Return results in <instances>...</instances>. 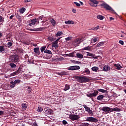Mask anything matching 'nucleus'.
Masks as SVG:
<instances>
[{
	"label": "nucleus",
	"instance_id": "1",
	"mask_svg": "<svg viewBox=\"0 0 126 126\" xmlns=\"http://www.w3.org/2000/svg\"><path fill=\"white\" fill-rule=\"evenodd\" d=\"M75 78L77 80L78 82L80 83H86V82H89V79H88L86 76H75Z\"/></svg>",
	"mask_w": 126,
	"mask_h": 126
},
{
	"label": "nucleus",
	"instance_id": "2",
	"mask_svg": "<svg viewBox=\"0 0 126 126\" xmlns=\"http://www.w3.org/2000/svg\"><path fill=\"white\" fill-rule=\"evenodd\" d=\"M100 5L104 8L106 10H109L110 12H112V13H114V14H117V13L115 12L114 9H113L111 6L109 5V4L106 3H102Z\"/></svg>",
	"mask_w": 126,
	"mask_h": 126
},
{
	"label": "nucleus",
	"instance_id": "3",
	"mask_svg": "<svg viewBox=\"0 0 126 126\" xmlns=\"http://www.w3.org/2000/svg\"><path fill=\"white\" fill-rule=\"evenodd\" d=\"M9 61L11 63H19V56L15 55H12L9 57Z\"/></svg>",
	"mask_w": 126,
	"mask_h": 126
},
{
	"label": "nucleus",
	"instance_id": "4",
	"mask_svg": "<svg viewBox=\"0 0 126 126\" xmlns=\"http://www.w3.org/2000/svg\"><path fill=\"white\" fill-rule=\"evenodd\" d=\"M69 119L71 121H78L79 119H80V115L75 114H70L69 115Z\"/></svg>",
	"mask_w": 126,
	"mask_h": 126
},
{
	"label": "nucleus",
	"instance_id": "5",
	"mask_svg": "<svg viewBox=\"0 0 126 126\" xmlns=\"http://www.w3.org/2000/svg\"><path fill=\"white\" fill-rule=\"evenodd\" d=\"M99 93V92L98 91H94V93H89L88 94H87V97H89L90 98H92V100H93V98L92 97H96L97 95H98V94Z\"/></svg>",
	"mask_w": 126,
	"mask_h": 126
},
{
	"label": "nucleus",
	"instance_id": "6",
	"mask_svg": "<svg viewBox=\"0 0 126 126\" xmlns=\"http://www.w3.org/2000/svg\"><path fill=\"white\" fill-rule=\"evenodd\" d=\"M83 41V39L82 37L78 38L74 40L73 43L75 46H79V44H80L81 42H82Z\"/></svg>",
	"mask_w": 126,
	"mask_h": 126
},
{
	"label": "nucleus",
	"instance_id": "7",
	"mask_svg": "<svg viewBox=\"0 0 126 126\" xmlns=\"http://www.w3.org/2000/svg\"><path fill=\"white\" fill-rule=\"evenodd\" d=\"M86 122H90V123H97L98 122V120L97 119L90 117H87L86 120Z\"/></svg>",
	"mask_w": 126,
	"mask_h": 126
},
{
	"label": "nucleus",
	"instance_id": "8",
	"mask_svg": "<svg viewBox=\"0 0 126 126\" xmlns=\"http://www.w3.org/2000/svg\"><path fill=\"white\" fill-rule=\"evenodd\" d=\"M68 70H76L77 69H80V67L78 65L71 66L68 67Z\"/></svg>",
	"mask_w": 126,
	"mask_h": 126
},
{
	"label": "nucleus",
	"instance_id": "9",
	"mask_svg": "<svg viewBox=\"0 0 126 126\" xmlns=\"http://www.w3.org/2000/svg\"><path fill=\"white\" fill-rule=\"evenodd\" d=\"M103 112H111L112 111V108H110V107L104 106L102 109Z\"/></svg>",
	"mask_w": 126,
	"mask_h": 126
},
{
	"label": "nucleus",
	"instance_id": "10",
	"mask_svg": "<svg viewBox=\"0 0 126 126\" xmlns=\"http://www.w3.org/2000/svg\"><path fill=\"white\" fill-rule=\"evenodd\" d=\"M31 22L32 25H35V24H39V21H38V19H36V18L32 19L31 21Z\"/></svg>",
	"mask_w": 126,
	"mask_h": 126
},
{
	"label": "nucleus",
	"instance_id": "11",
	"mask_svg": "<svg viewBox=\"0 0 126 126\" xmlns=\"http://www.w3.org/2000/svg\"><path fill=\"white\" fill-rule=\"evenodd\" d=\"M87 53V56L89 57H92L93 59H97L96 57H95V54H94L93 53H91L90 52H86Z\"/></svg>",
	"mask_w": 126,
	"mask_h": 126
},
{
	"label": "nucleus",
	"instance_id": "12",
	"mask_svg": "<svg viewBox=\"0 0 126 126\" xmlns=\"http://www.w3.org/2000/svg\"><path fill=\"white\" fill-rule=\"evenodd\" d=\"M52 47L53 48H59V44L56 41H54L52 43Z\"/></svg>",
	"mask_w": 126,
	"mask_h": 126
},
{
	"label": "nucleus",
	"instance_id": "13",
	"mask_svg": "<svg viewBox=\"0 0 126 126\" xmlns=\"http://www.w3.org/2000/svg\"><path fill=\"white\" fill-rule=\"evenodd\" d=\"M48 40L50 42H53L56 40V38H54V36L53 35H49L48 37Z\"/></svg>",
	"mask_w": 126,
	"mask_h": 126
},
{
	"label": "nucleus",
	"instance_id": "14",
	"mask_svg": "<svg viewBox=\"0 0 126 126\" xmlns=\"http://www.w3.org/2000/svg\"><path fill=\"white\" fill-rule=\"evenodd\" d=\"M105 96L102 95V94H100L98 96H97L96 99L98 100V101H102L103 100V99H104V97Z\"/></svg>",
	"mask_w": 126,
	"mask_h": 126
},
{
	"label": "nucleus",
	"instance_id": "15",
	"mask_svg": "<svg viewBox=\"0 0 126 126\" xmlns=\"http://www.w3.org/2000/svg\"><path fill=\"white\" fill-rule=\"evenodd\" d=\"M34 52L38 55H40V48L39 47H36L33 49Z\"/></svg>",
	"mask_w": 126,
	"mask_h": 126
},
{
	"label": "nucleus",
	"instance_id": "16",
	"mask_svg": "<svg viewBox=\"0 0 126 126\" xmlns=\"http://www.w3.org/2000/svg\"><path fill=\"white\" fill-rule=\"evenodd\" d=\"M114 66L116 67V69H118V70H120L121 68H123V66H121V65L119 63L118 64H114Z\"/></svg>",
	"mask_w": 126,
	"mask_h": 126
},
{
	"label": "nucleus",
	"instance_id": "17",
	"mask_svg": "<svg viewBox=\"0 0 126 126\" xmlns=\"http://www.w3.org/2000/svg\"><path fill=\"white\" fill-rule=\"evenodd\" d=\"M120 111H121V109L118 107L111 108V112H120Z\"/></svg>",
	"mask_w": 126,
	"mask_h": 126
},
{
	"label": "nucleus",
	"instance_id": "18",
	"mask_svg": "<svg viewBox=\"0 0 126 126\" xmlns=\"http://www.w3.org/2000/svg\"><path fill=\"white\" fill-rule=\"evenodd\" d=\"M76 56L78 59H83V55L81 53H76Z\"/></svg>",
	"mask_w": 126,
	"mask_h": 126
},
{
	"label": "nucleus",
	"instance_id": "19",
	"mask_svg": "<svg viewBox=\"0 0 126 126\" xmlns=\"http://www.w3.org/2000/svg\"><path fill=\"white\" fill-rule=\"evenodd\" d=\"M15 16H16V18H17V19H18V20H19L20 21H22V18L21 16H20L19 14H18V13H16L15 14Z\"/></svg>",
	"mask_w": 126,
	"mask_h": 126
},
{
	"label": "nucleus",
	"instance_id": "20",
	"mask_svg": "<svg viewBox=\"0 0 126 126\" xmlns=\"http://www.w3.org/2000/svg\"><path fill=\"white\" fill-rule=\"evenodd\" d=\"M110 70V66L105 65L103 67V71H108Z\"/></svg>",
	"mask_w": 126,
	"mask_h": 126
},
{
	"label": "nucleus",
	"instance_id": "21",
	"mask_svg": "<svg viewBox=\"0 0 126 126\" xmlns=\"http://www.w3.org/2000/svg\"><path fill=\"white\" fill-rule=\"evenodd\" d=\"M82 51H91V46H87L82 49Z\"/></svg>",
	"mask_w": 126,
	"mask_h": 126
},
{
	"label": "nucleus",
	"instance_id": "22",
	"mask_svg": "<svg viewBox=\"0 0 126 126\" xmlns=\"http://www.w3.org/2000/svg\"><path fill=\"white\" fill-rule=\"evenodd\" d=\"M50 22L53 26H56V20L53 18L50 19Z\"/></svg>",
	"mask_w": 126,
	"mask_h": 126
},
{
	"label": "nucleus",
	"instance_id": "23",
	"mask_svg": "<svg viewBox=\"0 0 126 126\" xmlns=\"http://www.w3.org/2000/svg\"><path fill=\"white\" fill-rule=\"evenodd\" d=\"M4 22V18L0 16V26L2 25V23Z\"/></svg>",
	"mask_w": 126,
	"mask_h": 126
},
{
	"label": "nucleus",
	"instance_id": "24",
	"mask_svg": "<svg viewBox=\"0 0 126 126\" xmlns=\"http://www.w3.org/2000/svg\"><path fill=\"white\" fill-rule=\"evenodd\" d=\"M27 104L23 103L22 104V108L23 110H26L27 109Z\"/></svg>",
	"mask_w": 126,
	"mask_h": 126
},
{
	"label": "nucleus",
	"instance_id": "25",
	"mask_svg": "<svg viewBox=\"0 0 126 126\" xmlns=\"http://www.w3.org/2000/svg\"><path fill=\"white\" fill-rule=\"evenodd\" d=\"M97 91H99V92H101V93H108V91L102 89H97Z\"/></svg>",
	"mask_w": 126,
	"mask_h": 126
},
{
	"label": "nucleus",
	"instance_id": "26",
	"mask_svg": "<svg viewBox=\"0 0 126 126\" xmlns=\"http://www.w3.org/2000/svg\"><path fill=\"white\" fill-rule=\"evenodd\" d=\"M92 70H93V71H95V72H97V71L99 70V68L96 66H94L92 68Z\"/></svg>",
	"mask_w": 126,
	"mask_h": 126
},
{
	"label": "nucleus",
	"instance_id": "27",
	"mask_svg": "<svg viewBox=\"0 0 126 126\" xmlns=\"http://www.w3.org/2000/svg\"><path fill=\"white\" fill-rule=\"evenodd\" d=\"M68 73L65 71L59 73V75H68Z\"/></svg>",
	"mask_w": 126,
	"mask_h": 126
},
{
	"label": "nucleus",
	"instance_id": "28",
	"mask_svg": "<svg viewBox=\"0 0 126 126\" xmlns=\"http://www.w3.org/2000/svg\"><path fill=\"white\" fill-rule=\"evenodd\" d=\"M17 71V73H18V74H19L20 73H22V72H23V71H22V67H19L18 69L16 70Z\"/></svg>",
	"mask_w": 126,
	"mask_h": 126
},
{
	"label": "nucleus",
	"instance_id": "29",
	"mask_svg": "<svg viewBox=\"0 0 126 126\" xmlns=\"http://www.w3.org/2000/svg\"><path fill=\"white\" fill-rule=\"evenodd\" d=\"M65 24H74V22L73 21H65Z\"/></svg>",
	"mask_w": 126,
	"mask_h": 126
},
{
	"label": "nucleus",
	"instance_id": "30",
	"mask_svg": "<svg viewBox=\"0 0 126 126\" xmlns=\"http://www.w3.org/2000/svg\"><path fill=\"white\" fill-rule=\"evenodd\" d=\"M10 87L11 88H14V87H15V84L14 82H13V81L10 82Z\"/></svg>",
	"mask_w": 126,
	"mask_h": 126
},
{
	"label": "nucleus",
	"instance_id": "31",
	"mask_svg": "<svg viewBox=\"0 0 126 126\" xmlns=\"http://www.w3.org/2000/svg\"><path fill=\"white\" fill-rule=\"evenodd\" d=\"M9 66L11 68H16V64H14V63H11L9 64Z\"/></svg>",
	"mask_w": 126,
	"mask_h": 126
},
{
	"label": "nucleus",
	"instance_id": "32",
	"mask_svg": "<svg viewBox=\"0 0 126 126\" xmlns=\"http://www.w3.org/2000/svg\"><path fill=\"white\" fill-rule=\"evenodd\" d=\"M104 44H105V42H100L97 44L96 47L97 48V47H102V46H103V45H104Z\"/></svg>",
	"mask_w": 126,
	"mask_h": 126
},
{
	"label": "nucleus",
	"instance_id": "33",
	"mask_svg": "<svg viewBox=\"0 0 126 126\" xmlns=\"http://www.w3.org/2000/svg\"><path fill=\"white\" fill-rule=\"evenodd\" d=\"M61 35H63V32H58L56 33V34L55 35L56 37H59L60 36H61Z\"/></svg>",
	"mask_w": 126,
	"mask_h": 126
},
{
	"label": "nucleus",
	"instance_id": "34",
	"mask_svg": "<svg viewBox=\"0 0 126 126\" xmlns=\"http://www.w3.org/2000/svg\"><path fill=\"white\" fill-rule=\"evenodd\" d=\"M46 48H47V46H43L40 48V51L41 53H43V52L44 51L45 52V51L46 50Z\"/></svg>",
	"mask_w": 126,
	"mask_h": 126
},
{
	"label": "nucleus",
	"instance_id": "35",
	"mask_svg": "<svg viewBox=\"0 0 126 126\" xmlns=\"http://www.w3.org/2000/svg\"><path fill=\"white\" fill-rule=\"evenodd\" d=\"M97 19H99L100 20H103V19H104V17L102 16V15H97Z\"/></svg>",
	"mask_w": 126,
	"mask_h": 126
},
{
	"label": "nucleus",
	"instance_id": "36",
	"mask_svg": "<svg viewBox=\"0 0 126 126\" xmlns=\"http://www.w3.org/2000/svg\"><path fill=\"white\" fill-rule=\"evenodd\" d=\"M45 113H47L48 115H51V114H53V110L52 109H49L46 110Z\"/></svg>",
	"mask_w": 126,
	"mask_h": 126
},
{
	"label": "nucleus",
	"instance_id": "37",
	"mask_svg": "<svg viewBox=\"0 0 126 126\" xmlns=\"http://www.w3.org/2000/svg\"><path fill=\"white\" fill-rule=\"evenodd\" d=\"M14 83H15V84H20V83H21V80L19 79L15 80L14 81Z\"/></svg>",
	"mask_w": 126,
	"mask_h": 126
},
{
	"label": "nucleus",
	"instance_id": "38",
	"mask_svg": "<svg viewBox=\"0 0 126 126\" xmlns=\"http://www.w3.org/2000/svg\"><path fill=\"white\" fill-rule=\"evenodd\" d=\"M84 108H85V111H86V112H89V110H90V108L89 107H88L87 106V105H83Z\"/></svg>",
	"mask_w": 126,
	"mask_h": 126
},
{
	"label": "nucleus",
	"instance_id": "39",
	"mask_svg": "<svg viewBox=\"0 0 126 126\" xmlns=\"http://www.w3.org/2000/svg\"><path fill=\"white\" fill-rule=\"evenodd\" d=\"M69 88H70L69 86L67 84H66L65 85V88L64 89V91H67V90H69Z\"/></svg>",
	"mask_w": 126,
	"mask_h": 126
},
{
	"label": "nucleus",
	"instance_id": "40",
	"mask_svg": "<svg viewBox=\"0 0 126 126\" xmlns=\"http://www.w3.org/2000/svg\"><path fill=\"white\" fill-rule=\"evenodd\" d=\"M26 10V9H25V8L23 7L20 9L19 11L20 13H24Z\"/></svg>",
	"mask_w": 126,
	"mask_h": 126
},
{
	"label": "nucleus",
	"instance_id": "41",
	"mask_svg": "<svg viewBox=\"0 0 126 126\" xmlns=\"http://www.w3.org/2000/svg\"><path fill=\"white\" fill-rule=\"evenodd\" d=\"M5 51V48H4V46H0V52H4Z\"/></svg>",
	"mask_w": 126,
	"mask_h": 126
},
{
	"label": "nucleus",
	"instance_id": "42",
	"mask_svg": "<svg viewBox=\"0 0 126 126\" xmlns=\"http://www.w3.org/2000/svg\"><path fill=\"white\" fill-rule=\"evenodd\" d=\"M44 53H45L46 54H48L49 55H52V51L47 49L44 51Z\"/></svg>",
	"mask_w": 126,
	"mask_h": 126
},
{
	"label": "nucleus",
	"instance_id": "43",
	"mask_svg": "<svg viewBox=\"0 0 126 126\" xmlns=\"http://www.w3.org/2000/svg\"><path fill=\"white\" fill-rule=\"evenodd\" d=\"M90 126V124H89L88 123H82L81 125V126Z\"/></svg>",
	"mask_w": 126,
	"mask_h": 126
},
{
	"label": "nucleus",
	"instance_id": "44",
	"mask_svg": "<svg viewBox=\"0 0 126 126\" xmlns=\"http://www.w3.org/2000/svg\"><path fill=\"white\" fill-rule=\"evenodd\" d=\"M44 29H45V28H37V29H36L35 31H43V30H44Z\"/></svg>",
	"mask_w": 126,
	"mask_h": 126
},
{
	"label": "nucleus",
	"instance_id": "45",
	"mask_svg": "<svg viewBox=\"0 0 126 126\" xmlns=\"http://www.w3.org/2000/svg\"><path fill=\"white\" fill-rule=\"evenodd\" d=\"M92 3H94V4H98L99 3V1H97L96 0H93Z\"/></svg>",
	"mask_w": 126,
	"mask_h": 126
},
{
	"label": "nucleus",
	"instance_id": "46",
	"mask_svg": "<svg viewBox=\"0 0 126 126\" xmlns=\"http://www.w3.org/2000/svg\"><path fill=\"white\" fill-rule=\"evenodd\" d=\"M88 113L91 116H93L94 115L93 111L91 109L89 110Z\"/></svg>",
	"mask_w": 126,
	"mask_h": 126
},
{
	"label": "nucleus",
	"instance_id": "47",
	"mask_svg": "<svg viewBox=\"0 0 126 126\" xmlns=\"http://www.w3.org/2000/svg\"><path fill=\"white\" fill-rule=\"evenodd\" d=\"M84 73H86V74H90V70H89V69H86L84 71Z\"/></svg>",
	"mask_w": 126,
	"mask_h": 126
},
{
	"label": "nucleus",
	"instance_id": "48",
	"mask_svg": "<svg viewBox=\"0 0 126 126\" xmlns=\"http://www.w3.org/2000/svg\"><path fill=\"white\" fill-rule=\"evenodd\" d=\"M43 18H44V15L40 16L38 18H36V19H38V21L39 22V20H43Z\"/></svg>",
	"mask_w": 126,
	"mask_h": 126
},
{
	"label": "nucleus",
	"instance_id": "49",
	"mask_svg": "<svg viewBox=\"0 0 126 126\" xmlns=\"http://www.w3.org/2000/svg\"><path fill=\"white\" fill-rule=\"evenodd\" d=\"M98 29H100V26H97L95 28H93V30H94V31H96V30H98Z\"/></svg>",
	"mask_w": 126,
	"mask_h": 126
},
{
	"label": "nucleus",
	"instance_id": "50",
	"mask_svg": "<svg viewBox=\"0 0 126 126\" xmlns=\"http://www.w3.org/2000/svg\"><path fill=\"white\" fill-rule=\"evenodd\" d=\"M11 46H12V42H8L7 43V47L8 48H10V47H11Z\"/></svg>",
	"mask_w": 126,
	"mask_h": 126
},
{
	"label": "nucleus",
	"instance_id": "51",
	"mask_svg": "<svg viewBox=\"0 0 126 126\" xmlns=\"http://www.w3.org/2000/svg\"><path fill=\"white\" fill-rule=\"evenodd\" d=\"M17 74H18L17 73V71H16L12 73L11 74V75H12V76H14V75H17Z\"/></svg>",
	"mask_w": 126,
	"mask_h": 126
},
{
	"label": "nucleus",
	"instance_id": "52",
	"mask_svg": "<svg viewBox=\"0 0 126 126\" xmlns=\"http://www.w3.org/2000/svg\"><path fill=\"white\" fill-rule=\"evenodd\" d=\"M90 5H91V6H93V7H97V5H96V4H94L93 3H90Z\"/></svg>",
	"mask_w": 126,
	"mask_h": 126
},
{
	"label": "nucleus",
	"instance_id": "53",
	"mask_svg": "<svg viewBox=\"0 0 126 126\" xmlns=\"http://www.w3.org/2000/svg\"><path fill=\"white\" fill-rule=\"evenodd\" d=\"M42 111H43V108L41 107H38V109H37V111L38 112H42Z\"/></svg>",
	"mask_w": 126,
	"mask_h": 126
},
{
	"label": "nucleus",
	"instance_id": "54",
	"mask_svg": "<svg viewBox=\"0 0 126 126\" xmlns=\"http://www.w3.org/2000/svg\"><path fill=\"white\" fill-rule=\"evenodd\" d=\"M62 124H63V125H67V124H68V123H67V122H66V121H65V120H63V121H62Z\"/></svg>",
	"mask_w": 126,
	"mask_h": 126
},
{
	"label": "nucleus",
	"instance_id": "55",
	"mask_svg": "<svg viewBox=\"0 0 126 126\" xmlns=\"http://www.w3.org/2000/svg\"><path fill=\"white\" fill-rule=\"evenodd\" d=\"M23 44H25V45H28V46L30 45V42L28 41L23 42Z\"/></svg>",
	"mask_w": 126,
	"mask_h": 126
},
{
	"label": "nucleus",
	"instance_id": "56",
	"mask_svg": "<svg viewBox=\"0 0 126 126\" xmlns=\"http://www.w3.org/2000/svg\"><path fill=\"white\" fill-rule=\"evenodd\" d=\"M27 91L29 92V93H30V92H31L32 91V89H31V88H30V87H28Z\"/></svg>",
	"mask_w": 126,
	"mask_h": 126
},
{
	"label": "nucleus",
	"instance_id": "57",
	"mask_svg": "<svg viewBox=\"0 0 126 126\" xmlns=\"http://www.w3.org/2000/svg\"><path fill=\"white\" fill-rule=\"evenodd\" d=\"M74 63H77V64H80V63H81V62H80L79 61H74Z\"/></svg>",
	"mask_w": 126,
	"mask_h": 126
},
{
	"label": "nucleus",
	"instance_id": "58",
	"mask_svg": "<svg viewBox=\"0 0 126 126\" xmlns=\"http://www.w3.org/2000/svg\"><path fill=\"white\" fill-rule=\"evenodd\" d=\"M74 4H76V6H80V4L78 2H74Z\"/></svg>",
	"mask_w": 126,
	"mask_h": 126
},
{
	"label": "nucleus",
	"instance_id": "59",
	"mask_svg": "<svg viewBox=\"0 0 126 126\" xmlns=\"http://www.w3.org/2000/svg\"><path fill=\"white\" fill-rule=\"evenodd\" d=\"M65 41H69V40H71V37H67L65 38Z\"/></svg>",
	"mask_w": 126,
	"mask_h": 126
},
{
	"label": "nucleus",
	"instance_id": "60",
	"mask_svg": "<svg viewBox=\"0 0 126 126\" xmlns=\"http://www.w3.org/2000/svg\"><path fill=\"white\" fill-rule=\"evenodd\" d=\"M119 44H121V45H124V41L123 40H120L119 42Z\"/></svg>",
	"mask_w": 126,
	"mask_h": 126
},
{
	"label": "nucleus",
	"instance_id": "61",
	"mask_svg": "<svg viewBox=\"0 0 126 126\" xmlns=\"http://www.w3.org/2000/svg\"><path fill=\"white\" fill-rule=\"evenodd\" d=\"M94 42H97V41H98V38L97 37H95L93 39Z\"/></svg>",
	"mask_w": 126,
	"mask_h": 126
},
{
	"label": "nucleus",
	"instance_id": "62",
	"mask_svg": "<svg viewBox=\"0 0 126 126\" xmlns=\"http://www.w3.org/2000/svg\"><path fill=\"white\" fill-rule=\"evenodd\" d=\"M14 17V15H11L10 17H9V19H12Z\"/></svg>",
	"mask_w": 126,
	"mask_h": 126
},
{
	"label": "nucleus",
	"instance_id": "63",
	"mask_svg": "<svg viewBox=\"0 0 126 126\" xmlns=\"http://www.w3.org/2000/svg\"><path fill=\"white\" fill-rule=\"evenodd\" d=\"M31 0H25V2H26V3H27V2H30Z\"/></svg>",
	"mask_w": 126,
	"mask_h": 126
},
{
	"label": "nucleus",
	"instance_id": "64",
	"mask_svg": "<svg viewBox=\"0 0 126 126\" xmlns=\"http://www.w3.org/2000/svg\"><path fill=\"white\" fill-rule=\"evenodd\" d=\"M4 112L3 111H0V116H1V115H3Z\"/></svg>",
	"mask_w": 126,
	"mask_h": 126
}]
</instances>
